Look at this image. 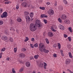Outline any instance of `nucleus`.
I'll return each mask as SVG.
<instances>
[{
  "mask_svg": "<svg viewBox=\"0 0 73 73\" xmlns=\"http://www.w3.org/2000/svg\"><path fill=\"white\" fill-rule=\"evenodd\" d=\"M24 15L25 16L26 22L27 23H29L31 20V18L28 15H29V12L27 11H25L24 13Z\"/></svg>",
  "mask_w": 73,
  "mask_h": 73,
  "instance_id": "obj_1",
  "label": "nucleus"
},
{
  "mask_svg": "<svg viewBox=\"0 0 73 73\" xmlns=\"http://www.w3.org/2000/svg\"><path fill=\"white\" fill-rule=\"evenodd\" d=\"M30 29L31 31L34 32L37 29V27H36V25L33 24L31 23L30 25Z\"/></svg>",
  "mask_w": 73,
  "mask_h": 73,
  "instance_id": "obj_2",
  "label": "nucleus"
},
{
  "mask_svg": "<svg viewBox=\"0 0 73 73\" xmlns=\"http://www.w3.org/2000/svg\"><path fill=\"white\" fill-rule=\"evenodd\" d=\"M35 24L36 26L37 27L40 28V27H42V25L40 23V21L39 20L37 19L35 21Z\"/></svg>",
  "mask_w": 73,
  "mask_h": 73,
  "instance_id": "obj_3",
  "label": "nucleus"
},
{
  "mask_svg": "<svg viewBox=\"0 0 73 73\" xmlns=\"http://www.w3.org/2000/svg\"><path fill=\"white\" fill-rule=\"evenodd\" d=\"M44 46V45L42 43H40L39 44V49L40 52H43V50H42V49L43 48V47Z\"/></svg>",
  "mask_w": 73,
  "mask_h": 73,
  "instance_id": "obj_4",
  "label": "nucleus"
},
{
  "mask_svg": "<svg viewBox=\"0 0 73 73\" xmlns=\"http://www.w3.org/2000/svg\"><path fill=\"white\" fill-rule=\"evenodd\" d=\"M1 38L2 40H4L6 42H8V41H9V40H8L7 36H3L1 37Z\"/></svg>",
  "mask_w": 73,
  "mask_h": 73,
  "instance_id": "obj_5",
  "label": "nucleus"
},
{
  "mask_svg": "<svg viewBox=\"0 0 73 73\" xmlns=\"http://www.w3.org/2000/svg\"><path fill=\"white\" fill-rule=\"evenodd\" d=\"M8 14L6 12H5L3 13L2 15H1V18H6L7 17Z\"/></svg>",
  "mask_w": 73,
  "mask_h": 73,
  "instance_id": "obj_6",
  "label": "nucleus"
},
{
  "mask_svg": "<svg viewBox=\"0 0 73 73\" xmlns=\"http://www.w3.org/2000/svg\"><path fill=\"white\" fill-rule=\"evenodd\" d=\"M48 15H54V11L52 9H50L48 11Z\"/></svg>",
  "mask_w": 73,
  "mask_h": 73,
  "instance_id": "obj_7",
  "label": "nucleus"
},
{
  "mask_svg": "<svg viewBox=\"0 0 73 73\" xmlns=\"http://www.w3.org/2000/svg\"><path fill=\"white\" fill-rule=\"evenodd\" d=\"M22 5L23 7H29V5H28V3L25 2L22 3Z\"/></svg>",
  "mask_w": 73,
  "mask_h": 73,
  "instance_id": "obj_8",
  "label": "nucleus"
},
{
  "mask_svg": "<svg viewBox=\"0 0 73 73\" xmlns=\"http://www.w3.org/2000/svg\"><path fill=\"white\" fill-rule=\"evenodd\" d=\"M46 65H47V64H46V63L45 62H43V63H41L40 64V66H44V68L45 69H46Z\"/></svg>",
  "mask_w": 73,
  "mask_h": 73,
  "instance_id": "obj_9",
  "label": "nucleus"
},
{
  "mask_svg": "<svg viewBox=\"0 0 73 73\" xmlns=\"http://www.w3.org/2000/svg\"><path fill=\"white\" fill-rule=\"evenodd\" d=\"M61 18L62 20H65L67 18V16L65 14H63L61 15Z\"/></svg>",
  "mask_w": 73,
  "mask_h": 73,
  "instance_id": "obj_10",
  "label": "nucleus"
},
{
  "mask_svg": "<svg viewBox=\"0 0 73 73\" xmlns=\"http://www.w3.org/2000/svg\"><path fill=\"white\" fill-rule=\"evenodd\" d=\"M19 56L21 58H23L25 57V54L23 53H21L19 54Z\"/></svg>",
  "mask_w": 73,
  "mask_h": 73,
  "instance_id": "obj_11",
  "label": "nucleus"
},
{
  "mask_svg": "<svg viewBox=\"0 0 73 73\" xmlns=\"http://www.w3.org/2000/svg\"><path fill=\"white\" fill-rule=\"evenodd\" d=\"M58 26L59 29H60L61 30L63 31V30H64V29H65L64 27L61 25H59Z\"/></svg>",
  "mask_w": 73,
  "mask_h": 73,
  "instance_id": "obj_12",
  "label": "nucleus"
},
{
  "mask_svg": "<svg viewBox=\"0 0 73 73\" xmlns=\"http://www.w3.org/2000/svg\"><path fill=\"white\" fill-rule=\"evenodd\" d=\"M64 22L67 24H69L70 23V22L69 19H66L64 21Z\"/></svg>",
  "mask_w": 73,
  "mask_h": 73,
  "instance_id": "obj_13",
  "label": "nucleus"
},
{
  "mask_svg": "<svg viewBox=\"0 0 73 73\" xmlns=\"http://www.w3.org/2000/svg\"><path fill=\"white\" fill-rule=\"evenodd\" d=\"M53 33H52L51 32H49L48 33V36L49 37H52L53 36Z\"/></svg>",
  "mask_w": 73,
  "mask_h": 73,
  "instance_id": "obj_14",
  "label": "nucleus"
},
{
  "mask_svg": "<svg viewBox=\"0 0 73 73\" xmlns=\"http://www.w3.org/2000/svg\"><path fill=\"white\" fill-rule=\"evenodd\" d=\"M70 62V59H67L66 60V64H69Z\"/></svg>",
  "mask_w": 73,
  "mask_h": 73,
  "instance_id": "obj_15",
  "label": "nucleus"
},
{
  "mask_svg": "<svg viewBox=\"0 0 73 73\" xmlns=\"http://www.w3.org/2000/svg\"><path fill=\"white\" fill-rule=\"evenodd\" d=\"M43 52L45 53H48L49 52V50H47L45 48H44L43 49Z\"/></svg>",
  "mask_w": 73,
  "mask_h": 73,
  "instance_id": "obj_16",
  "label": "nucleus"
},
{
  "mask_svg": "<svg viewBox=\"0 0 73 73\" xmlns=\"http://www.w3.org/2000/svg\"><path fill=\"white\" fill-rule=\"evenodd\" d=\"M59 9L60 11H62L63 10V9L64 7L62 6H60L59 7Z\"/></svg>",
  "mask_w": 73,
  "mask_h": 73,
  "instance_id": "obj_17",
  "label": "nucleus"
},
{
  "mask_svg": "<svg viewBox=\"0 0 73 73\" xmlns=\"http://www.w3.org/2000/svg\"><path fill=\"white\" fill-rule=\"evenodd\" d=\"M33 15H34V13L33 12H31L30 13V17L31 18H32L33 17Z\"/></svg>",
  "mask_w": 73,
  "mask_h": 73,
  "instance_id": "obj_18",
  "label": "nucleus"
},
{
  "mask_svg": "<svg viewBox=\"0 0 73 73\" xmlns=\"http://www.w3.org/2000/svg\"><path fill=\"white\" fill-rule=\"evenodd\" d=\"M30 65V63L29 62H27L26 63V65L27 67H29Z\"/></svg>",
  "mask_w": 73,
  "mask_h": 73,
  "instance_id": "obj_19",
  "label": "nucleus"
},
{
  "mask_svg": "<svg viewBox=\"0 0 73 73\" xmlns=\"http://www.w3.org/2000/svg\"><path fill=\"white\" fill-rule=\"evenodd\" d=\"M17 21L18 22H19V23H20L22 21V20H21V19L20 18H18V19L17 20Z\"/></svg>",
  "mask_w": 73,
  "mask_h": 73,
  "instance_id": "obj_20",
  "label": "nucleus"
},
{
  "mask_svg": "<svg viewBox=\"0 0 73 73\" xmlns=\"http://www.w3.org/2000/svg\"><path fill=\"white\" fill-rule=\"evenodd\" d=\"M68 54L70 58H73V56H72V53H71V52H69L68 53Z\"/></svg>",
  "mask_w": 73,
  "mask_h": 73,
  "instance_id": "obj_21",
  "label": "nucleus"
},
{
  "mask_svg": "<svg viewBox=\"0 0 73 73\" xmlns=\"http://www.w3.org/2000/svg\"><path fill=\"white\" fill-rule=\"evenodd\" d=\"M21 50L22 52H25L27 50V49L25 48H23L21 49Z\"/></svg>",
  "mask_w": 73,
  "mask_h": 73,
  "instance_id": "obj_22",
  "label": "nucleus"
},
{
  "mask_svg": "<svg viewBox=\"0 0 73 73\" xmlns=\"http://www.w3.org/2000/svg\"><path fill=\"white\" fill-rule=\"evenodd\" d=\"M63 1L64 4L66 5L68 4V2H67V1L66 0H63Z\"/></svg>",
  "mask_w": 73,
  "mask_h": 73,
  "instance_id": "obj_23",
  "label": "nucleus"
},
{
  "mask_svg": "<svg viewBox=\"0 0 73 73\" xmlns=\"http://www.w3.org/2000/svg\"><path fill=\"white\" fill-rule=\"evenodd\" d=\"M4 23V22L3 21L0 20V25H3V24Z\"/></svg>",
  "mask_w": 73,
  "mask_h": 73,
  "instance_id": "obj_24",
  "label": "nucleus"
},
{
  "mask_svg": "<svg viewBox=\"0 0 73 73\" xmlns=\"http://www.w3.org/2000/svg\"><path fill=\"white\" fill-rule=\"evenodd\" d=\"M45 40L47 44H49V40H48V39L47 38H46Z\"/></svg>",
  "mask_w": 73,
  "mask_h": 73,
  "instance_id": "obj_25",
  "label": "nucleus"
},
{
  "mask_svg": "<svg viewBox=\"0 0 73 73\" xmlns=\"http://www.w3.org/2000/svg\"><path fill=\"white\" fill-rule=\"evenodd\" d=\"M8 40H9V41H11V42H13V39L12 38H9Z\"/></svg>",
  "mask_w": 73,
  "mask_h": 73,
  "instance_id": "obj_26",
  "label": "nucleus"
},
{
  "mask_svg": "<svg viewBox=\"0 0 73 73\" xmlns=\"http://www.w3.org/2000/svg\"><path fill=\"white\" fill-rule=\"evenodd\" d=\"M69 31L71 33L73 32L72 30V28L71 27H69L68 28Z\"/></svg>",
  "mask_w": 73,
  "mask_h": 73,
  "instance_id": "obj_27",
  "label": "nucleus"
},
{
  "mask_svg": "<svg viewBox=\"0 0 73 73\" xmlns=\"http://www.w3.org/2000/svg\"><path fill=\"white\" fill-rule=\"evenodd\" d=\"M39 56H38V55H35L34 56V58H35V59H37Z\"/></svg>",
  "mask_w": 73,
  "mask_h": 73,
  "instance_id": "obj_28",
  "label": "nucleus"
},
{
  "mask_svg": "<svg viewBox=\"0 0 73 73\" xmlns=\"http://www.w3.org/2000/svg\"><path fill=\"white\" fill-rule=\"evenodd\" d=\"M51 30H52L53 32H56V30H55L54 29V28H53V27H51Z\"/></svg>",
  "mask_w": 73,
  "mask_h": 73,
  "instance_id": "obj_29",
  "label": "nucleus"
},
{
  "mask_svg": "<svg viewBox=\"0 0 73 73\" xmlns=\"http://www.w3.org/2000/svg\"><path fill=\"white\" fill-rule=\"evenodd\" d=\"M58 49H60L61 48V44H60V43H58Z\"/></svg>",
  "mask_w": 73,
  "mask_h": 73,
  "instance_id": "obj_30",
  "label": "nucleus"
},
{
  "mask_svg": "<svg viewBox=\"0 0 73 73\" xmlns=\"http://www.w3.org/2000/svg\"><path fill=\"white\" fill-rule=\"evenodd\" d=\"M5 50V48H3L1 50V52H4Z\"/></svg>",
  "mask_w": 73,
  "mask_h": 73,
  "instance_id": "obj_31",
  "label": "nucleus"
},
{
  "mask_svg": "<svg viewBox=\"0 0 73 73\" xmlns=\"http://www.w3.org/2000/svg\"><path fill=\"white\" fill-rule=\"evenodd\" d=\"M19 4L17 5L16 6V9H18L19 8Z\"/></svg>",
  "mask_w": 73,
  "mask_h": 73,
  "instance_id": "obj_32",
  "label": "nucleus"
},
{
  "mask_svg": "<svg viewBox=\"0 0 73 73\" xmlns=\"http://www.w3.org/2000/svg\"><path fill=\"white\" fill-rule=\"evenodd\" d=\"M28 40H29L28 38L27 37H26V39L24 40L25 42H27V41H28Z\"/></svg>",
  "mask_w": 73,
  "mask_h": 73,
  "instance_id": "obj_33",
  "label": "nucleus"
},
{
  "mask_svg": "<svg viewBox=\"0 0 73 73\" xmlns=\"http://www.w3.org/2000/svg\"><path fill=\"white\" fill-rule=\"evenodd\" d=\"M39 8L40 9H42V10H44L45 9V7H40Z\"/></svg>",
  "mask_w": 73,
  "mask_h": 73,
  "instance_id": "obj_34",
  "label": "nucleus"
},
{
  "mask_svg": "<svg viewBox=\"0 0 73 73\" xmlns=\"http://www.w3.org/2000/svg\"><path fill=\"white\" fill-rule=\"evenodd\" d=\"M9 23L11 24H12L13 23V21H12V20L11 19H10L9 21Z\"/></svg>",
  "mask_w": 73,
  "mask_h": 73,
  "instance_id": "obj_35",
  "label": "nucleus"
},
{
  "mask_svg": "<svg viewBox=\"0 0 73 73\" xmlns=\"http://www.w3.org/2000/svg\"><path fill=\"white\" fill-rule=\"evenodd\" d=\"M58 21H59V22H60V23L62 22V20H61V18H58Z\"/></svg>",
  "mask_w": 73,
  "mask_h": 73,
  "instance_id": "obj_36",
  "label": "nucleus"
},
{
  "mask_svg": "<svg viewBox=\"0 0 73 73\" xmlns=\"http://www.w3.org/2000/svg\"><path fill=\"white\" fill-rule=\"evenodd\" d=\"M38 44L37 43H36L34 45V46L35 47H36V48H37V47H38Z\"/></svg>",
  "mask_w": 73,
  "mask_h": 73,
  "instance_id": "obj_37",
  "label": "nucleus"
},
{
  "mask_svg": "<svg viewBox=\"0 0 73 73\" xmlns=\"http://www.w3.org/2000/svg\"><path fill=\"white\" fill-rule=\"evenodd\" d=\"M12 72L13 73H16V71H15V69L14 68H12Z\"/></svg>",
  "mask_w": 73,
  "mask_h": 73,
  "instance_id": "obj_38",
  "label": "nucleus"
},
{
  "mask_svg": "<svg viewBox=\"0 0 73 73\" xmlns=\"http://www.w3.org/2000/svg\"><path fill=\"white\" fill-rule=\"evenodd\" d=\"M68 38L69 40V41H71V37L70 36H69L68 37Z\"/></svg>",
  "mask_w": 73,
  "mask_h": 73,
  "instance_id": "obj_39",
  "label": "nucleus"
},
{
  "mask_svg": "<svg viewBox=\"0 0 73 73\" xmlns=\"http://www.w3.org/2000/svg\"><path fill=\"white\" fill-rule=\"evenodd\" d=\"M45 17V14H42L40 15L41 18H43Z\"/></svg>",
  "mask_w": 73,
  "mask_h": 73,
  "instance_id": "obj_40",
  "label": "nucleus"
},
{
  "mask_svg": "<svg viewBox=\"0 0 73 73\" xmlns=\"http://www.w3.org/2000/svg\"><path fill=\"white\" fill-rule=\"evenodd\" d=\"M3 11V9L2 8H0V13H1Z\"/></svg>",
  "mask_w": 73,
  "mask_h": 73,
  "instance_id": "obj_41",
  "label": "nucleus"
},
{
  "mask_svg": "<svg viewBox=\"0 0 73 73\" xmlns=\"http://www.w3.org/2000/svg\"><path fill=\"white\" fill-rule=\"evenodd\" d=\"M14 51L15 52V53L16 52H17V48H14Z\"/></svg>",
  "mask_w": 73,
  "mask_h": 73,
  "instance_id": "obj_42",
  "label": "nucleus"
},
{
  "mask_svg": "<svg viewBox=\"0 0 73 73\" xmlns=\"http://www.w3.org/2000/svg\"><path fill=\"white\" fill-rule=\"evenodd\" d=\"M23 70H24V69H23V68H21L19 70V72H23Z\"/></svg>",
  "mask_w": 73,
  "mask_h": 73,
  "instance_id": "obj_43",
  "label": "nucleus"
},
{
  "mask_svg": "<svg viewBox=\"0 0 73 73\" xmlns=\"http://www.w3.org/2000/svg\"><path fill=\"white\" fill-rule=\"evenodd\" d=\"M30 45L32 48H34V45L33 44H31Z\"/></svg>",
  "mask_w": 73,
  "mask_h": 73,
  "instance_id": "obj_44",
  "label": "nucleus"
},
{
  "mask_svg": "<svg viewBox=\"0 0 73 73\" xmlns=\"http://www.w3.org/2000/svg\"><path fill=\"white\" fill-rule=\"evenodd\" d=\"M43 21L44 23L45 24L47 23V20H46V19H44L43 20Z\"/></svg>",
  "mask_w": 73,
  "mask_h": 73,
  "instance_id": "obj_45",
  "label": "nucleus"
},
{
  "mask_svg": "<svg viewBox=\"0 0 73 73\" xmlns=\"http://www.w3.org/2000/svg\"><path fill=\"white\" fill-rule=\"evenodd\" d=\"M10 31H12V30H13V31H15V30L13 27H11L10 29Z\"/></svg>",
  "mask_w": 73,
  "mask_h": 73,
  "instance_id": "obj_46",
  "label": "nucleus"
},
{
  "mask_svg": "<svg viewBox=\"0 0 73 73\" xmlns=\"http://www.w3.org/2000/svg\"><path fill=\"white\" fill-rule=\"evenodd\" d=\"M10 3V1H8L7 2H6L5 3V4H9Z\"/></svg>",
  "mask_w": 73,
  "mask_h": 73,
  "instance_id": "obj_47",
  "label": "nucleus"
},
{
  "mask_svg": "<svg viewBox=\"0 0 73 73\" xmlns=\"http://www.w3.org/2000/svg\"><path fill=\"white\" fill-rule=\"evenodd\" d=\"M64 37H65V38H66V37H68V35L64 34Z\"/></svg>",
  "mask_w": 73,
  "mask_h": 73,
  "instance_id": "obj_48",
  "label": "nucleus"
},
{
  "mask_svg": "<svg viewBox=\"0 0 73 73\" xmlns=\"http://www.w3.org/2000/svg\"><path fill=\"white\" fill-rule=\"evenodd\" d=\"M31 41L32 42H34L35 41V38H32L31 39Z\"/></svg>",
  "mask_w": 73,
  "mask_h": 73,
  "instance_id": "obj_49",
  "label": "nucleus"
},
{
  "mask_svg": "<svg viewBox=\"0 0 73 73\" xmlns=\"http://www.w3.org/2000/svg\"><path fill=\"white\" fill-rule=\"evenodd\" d=\"M2 57V52H1L0 54V58Z\"/></svg>",
  "mask_w": 73,
  "mask_h": 73,
  "instance_id": "obj_50",
  "label": "nucleus"
},
{
  "mask_svg": "<svg viewBox=\"0 0 73 73\" xmlns=\"http://www.w3.org/2000/svg\"><path fill=\"white\" fill-rule=\"evenodd\" d=\"M53 56L54 57H57V54H54L53 55Z\"/></svg>",
  "mask_w": 73,
  "mask_h": 73,
  "instance_id": "obj_51",
  "label": "nucleus"
},
{
  "mask_svg": "<svg viewBox=\"0 0 73 73\" xmlns=\"http://www.w3.org/2000/svg\"><path fill=\"white\" fill-rule=\"evenodd\" d=\"M30 59L31 60H33V56L30 57Z\"/></svg>",
  "mask_w": 73,
  "mask_h": 73,
  "instance_id": "obj_52",
  "label": "nucleus"
},
{
  "mask_svg": "<svg viewBox=\"0 0 73 73\" xmlns=\"http://www.w3.org/2000/svg\"><path fill=\"white\" fill-rule=\"evenodd\" d=\"M6 60H7V61H9V57H7Z\"/></svg>",
  "mask_w": 73,
  "mask_h": 73,
  "instance_id": "obj_53",
  "label": "nucleus"
},
{
  "mask_svg": "<svg viewBox=\"0 0 73 73\" xmlns=\"http://www.w3.org/2000/svg\"><path fill=\"white\" fill-rule=\"evenodd\" d=\"M50 2H48L46 3V4H47L48 5H50Z\"/></svg>",
  "mask_w": 73,
  "mask_h": 73,
  "instance_id": "obj_54",
  "label": "nucleus"
},
{
  "mask_svg": "<svg viewBox=\"0 0 73 73\" xmlns=\"http://www.w3.org/2000/svg\"><path fill=\"white\" fill-rule=\"evenodd\" d=\"M60 52L61 54H62V53H63V50H60Z\"/></svg>",
  "mask_w": 73,
  "mask_h": 73,
  "instance_id": "obj_55",
  "label": "nucleus"
},
{
  "mask_svg": "<svg viewBox=\"0 0 73 73\" xmlns=\"http://www.w3.org/2000/svg\"><path fill=\"white\" fill-rule=\"evenodd\" d=\"M68 72H70V73H73V72H72L71 71H70V70H69V69H68Z\"/></svg>",
  "mask_w": 73,
  "mask_h": 73,
  "instance_id": "obj_56",
  "label": "nucleus"
},
{
  "mask_svg": "<svg viewBox=\"0 0 73 73\" xmlns=\"http://www.w3.org/2000/svg\"><path fill=\"white\" fill-rule=\"evenodd\" d=\"M57 2H56V3L54 4V5L55 6H56L57 5Z\"/></svg>",
  "mask_w": 73,
  "mask_h": 73,
  "instance_id": "obj_57",
  "label": "nucleus"
},
{
  "mask_svg": "<svg viewBox=\"0 0 73 73\" xmlns=\"http://www.w3.org/2000/svg\"><path fill=\"white\" fill-rule=\"evenodd\" d=\"M61 54L62 56H64V54H63V53H62V54Z\"/></svg>",
  "mask_w": 73,
  "mask_h": 73,
  "instance_id": "obj_58",
  "label": "nucleus"
},
{
  "mask_svg": "<svg viewBox=\"0 0 73 73\" xmlns=\"http://www.w3.org/2000/svg\"><path fill=\"white\" fill-rule=\"evenodd\" d=\"M17 33H19V30H17Z\"/></svg>",
  "mask_w": 73,
  "mask_h": 73,
  "instance_id": "obj_59",
  "label": "nucleus"
},
{
  "mask_svg": "<svg viewBox=\"0 0 73 73\" xmlns=\"http://www.w3.org/2000/svg\"><path fill=\"white\" fill-rule=\"evenodd\" d=\"M5 1H6V2L8 1V0H4Z\"/></svg>",
  "mask_w": 73,
  "mask_h": 73,
  "instance_id": "obj_60",
  "label": "nucleus"
},
{
  "mask_svg": "<svg viewBox=\"0 0 73 73\" xmlns=\"http://www.w3.org/2000/svg\"><path fill=\"white\" fill-rule=\"evenodd\" d=\"M47 17V16H45V15L44 17Z\"/></svg>",
  "mask_w": 73,
  "mask_h": 73,
  "instance_id": "obj_61",
  "label": "nucleus"
},
{
  "mask_svg": "<svg viewBox=\"0 0 73 73\" xmlns=\"http://www.w3.org/2000/svg\"><path fill=\"white\" fill-rule=\"evenodd\" d=\"M33 73H36V72H35L33 71Z\"/></svg>",
  "mask_w": 73,
  "mask_h": 73,
  "instance_id": "obj_62",
  "label": "nucleus"
},
{
  "mask_svg": "<svg viewBox=\"0 0 73 73\" xmlns=\"http://www.w3.org/2000/svg\"><path fill=\"white\" fill-rule=\"evenodd\" d=\"M38 73H41L40 72H39Z\"/></svg>",
  "mask_w": 73,
  "mask_h": 73,
  "instance_id": "obj_63",
  "label": "nucleus"
},
{
  "mask_svg": "<svg viewBox=\"0 0 73 73\" xmlns=\"http://www.w3.org/2000/svg\"><path fill=\"white\" fill-rule=\"evenodd\" d=\"M30 73H32V72H31Z\"/></svg>",
  "mask_w": 73,
  "mask_h": 73,
  "instance_id": "obj_64",
  "label": "nucleus"
}]
</instances>
